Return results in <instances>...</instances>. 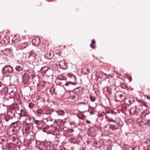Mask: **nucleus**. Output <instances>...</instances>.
Wrapping results in <instances>:
<instances>
[{
    "label": "nucleus",
    "mask_w": 150,
    "mask_h": 150,
    "mask_svg": "<svg viewBox=\"0 0 150 150\" xmlns=\"http://www.w3.org/2000/svg\"><path fill=\"white\" fill-rule=\"evenodd\" d=\"M19 39V35H16L12 39L13 44L15 45V46L16 47L19 46L21 49L25 48L27 45V44L26 42L21 43Z\"/></svg>",
    "instance_id": "f257e3e1"
},
{
    "label": "nucleus",
    "mask_w": 150,
    "mask_h": 150,
    "mask_svg": "<svg viewBox=\"0 0 150 150\" xmlns=\"http://www.w3.org/2000/svg\"><path fill=\"white\" fill-rule=\"evenodd\" d=\"M3 70L8 72H12L13 71V68L11 66H4L3 68Z\"/></svg>",
    "instance_id": "7ed1b4c3"
},
{
    "label": "nucleus",
    "mask_w": 150,
    "mask_h": 150,
    "mask_svg": "<svg viewBox=\"0 0 150 150\" xmlns=\"http://www.w3.org/2000/svg\"><path fill=\"white\" fill-rule=\"evenodd\" d=\"M59 150H65V149L64 148H62Z\"/></svg>",
    "instance_id": "a18cd8bd"
},
{
    "label": "nucleus",
    "mask_w": 150,
    "mask_h": 150,
    "mask_svg": "<svg viewBox=\"0 0 150 150\" xmlns=\"http://www.w3.org/2000/svg\"><path fill=\"white\" fill-rule=\"evenodd\" d=\"M15 69L18 71H20L22 70V68L21 66H16Z\"/></svg>",
    "instance_id": "5701e85b"
},
{
    "label": "nucleus",
    "mask_w": 150,
    "mask_h": 150,
    "mask_svg": "<svg viewBox=\"0 0 150 150\" xmlns=\"http://www.w3.org/2000/svg\"><path fill=\"white\" fill-rule=\"evenodd\" d=\"M106 113L109 114L110 113V110L108 111H106Z\"/></svg>",
    "instance_id": "37998d69"
},
{
    "label": "nucleus",
    "mask_w": 150,
    "mask_h": 150,
    "mask_svg": "<svg viewBox=\"0 0 150 150\" xmlns=\"http://www.w3.org/2000/svg\"><path fill=\"white\" fill-rule=\"evenodd\" d=\"M39 121L38 120H35L34 121V123L35 124H38L39 122Z\"/></svg>",
    "instance_id": "f704fd0d"
},
{
    "label": "nucleus",
    "mask_w": 150,
    "mask_h": 150,
    "mask_svg": "<svg viewBox=\"0 0 150 150\" xmlns=\"http://www.w3.org/2000/svg\"><path fill=\"white\" fill-rule=\"evenodd\" d=\"M105 114V113L104 112H102L101 113H99L98 114V116L99 117H102L103 115H104Z\"/></svg>",
    "instance_id": "cd10ccee"
},
{
    "label": "nucleus",
    "mask_w": 150,
    "mask_h": 150,
    "mask_svg": "<svg viewBox=\"0 0 150 150\" xmlns=\"http://www.w3.org/2000/svg\"><path fill=\"white\" fill-rule=\"evenodd\" d=\"M146 121L148 124L150 125V118H149L147 117L146 119Z\"/></svg>",
    "instance_id": "bb28decb"
},
{
    "label": "nucleus",
    "mask_w": 150,
    "mask_h": 150,
    "mask_svg": "<svg viewBox=\"0 0 150 150\" xmlns=\"http://www.w3.org/2000/svg\"><path fill=\"white\" fill-rule=\"evenodd\" d=\"M86 122L87 124H90L91 123V122L88 120H86Z\"/></svg>",
    "instance_id": "a19ab883"
},
{
    "label": "nucleus",
    "mask_w": 150,
    "mask_h": 150,
    "mask_svg": "<svg viewBox=\"0 0 150 150\" xmlns=\"http://www.w3.org/2000/svg\"><path fill=\"white\" fill-rule=\"evenodd\" d=\"M70 76L71 77H72V76H74V77L75 78V79H76V77L75 76H74V75H73V74H71L70 75Z\"/></svg>",
    "instance_id": "58836bf2"
},
{
    "label": "nucleus",
    "mask_w": 150,
    "mask_h": 150,
    "mask_svg": "<svg viewBox=\"0 0 150 150\" xmlns=\"http://www.w3.org/2000/svg\"><path fill=\"white\" fill-rule=\"evenodd\" d=\"M93 112H91V114H93Z\"/></svg>",
    "instance_id": "8fccbe9b"
},
{
    "label": "nucleus",
    "mask_w": 150,
    "mask_h": 150,
    "mask_svg": "<svg viewBox=\"0 0 150 150\" xmlns=\"http://www.w3.org/2000/svg\"><path fill=\"white\" fill-rule=\"evenodd\" d=\"M90 99L91 100L92 102H94L96 100L95 97L91 96H90Z\"/></svg>",
    "instance_id": "b1692460"
},
{
    "label": "nucleus",
    "mask_w": 150,
    "mask_h": 150,
    "mask_svg": "<svg viewBox=\"0 0 150 150\" xmlns=\"http://www.w3.org/2000/svg\"><path fill=\"white\" fill-rule=\"evenodd\" d=\"M142 114L144 116H145L146 115L148 114V113H146L145 112H142Z\"/></svg>",
    "instance_id": "7c9ffc66"
},
{
    "label": "nucleus",
    "mask_w": 150,
    "mask_h": 150,
    "mask_svg": "<svg viewBox=\"0 0 150 150\" xmlns=\"http://www.w3.org/2000/svg\"><path fill=\"white\" fill-rule=\"evenodd\" d=\"M146 97L148 99L150 100V96H149L148 95H146Z\"/></svg>",
    "instance_id": "ea45409f"
},
{
    "label": "nucleus",
    "mask_w": 150,
    "mask_h": 150,
    "mask_svg": "<svg viewBox=\"0 0 150 150\" xmlns=\"http://www.w3.org/2000/svg\"><path fill=\"white\" fill-rule=\"evenodd\" d=\"M16 138L15 137H13L12 138V139L13 140V142H14L16 140Z\"/></svg>",
    "instance_id": "72a5a7b5"
},
{
    "label": "nucleus",
    "mask_w": 150,
    "mask_h": 150,
    "mask_svg": "<svg viewBox=\"0 0 150 150\" xmlns=\"http://www.w3.org/2000/svg\"><path fill=\"white\" fill-rule=\"evenodd\" d=\"M123 96L122 94H120L119 95V96L120 98H121Z\"/></svg>",
    "instance_id": "c03bdc74"
},
{
    "label": "nucleus",
    "mask_w": 150,
    "mask_h": 150,
    "mask_svg": "<svg viewBox=\"0 0 150 150\" xmlns=\"http://www.w3.org/2000/svg\"><path fill=\"white\" fill-rule=\"evenodd\" d=\"M76 98V96H73V98H74H74Z\"/></svg>",
    "instance_id": "09e8293b"
},
{
    "label": "nucleus",
    "mask_w": 150,
    "mask_h": 150,
    "mask_svg": "<svg viewBox=\"0 0 150 150\" xmlns=\"http://www.w3.org/2000/svg\"><path fill=\"white\" fill-rule=\"evenodd\" d=\"M128 101H129V104H131V101L130 100H129Z\"/></svg>",
    "instance_id": "49530a36"
},
{
    "label": "nucleus",
    "mask_w": 150,
    "mask_h": 150,
    "mask_svg": "<svg viewBox=\"0 0 150 150\" xmlns=\"http://www.w3.org/2000/svg\"><path fill=\"white\" fill-rule=\"evenodd\" d=\"M96 43V41L95 40L93 39L92 41V43L91 44H95Z\"/></svg>",
    "instance_id": "c9c22d12"
},
{
    "label": "nucleus",
    "mask_w": 150,
    "mask_h": 150,
    "mask_svg": "<svg viewBox=\"0 0 150 150\" xmlns=\"http://www.w3.org/2000/svg\"><path fill=\"white\" fill-rule=\"evenodd\" d=\"M59 63V66H62V65L64 66H67V64L66 63V61L64 60L60 61Z\"/></svg>",
    "instance_id": "6ab92c4d"
},
{
    "label": "nucleus",
    "mask_w": 150,
    "mask_h": 150,
    "mask_svg": "<svg viewBox=\"0 0 150 150\" xmlns=\"http://www.w3.org/2000/svg\"><path fill=\"white\" fill-rule=\"evenodd\" d=\"M2 86V83L0 81V87H1Z\"/></svg>",
    "instance_id": "de8ad7c7"
},
{
    "label": "nucleus",
    "mask_w": 150,
    "mask_h": 150,
    "mask_svg": "<svg viewBox=\"0 0 150 150\" xmlns=\"http://www.w3.org/2000/svg\"><path fill=\"white\" fill-rule=\"evenodd\" d=\"M110 128L112 130H116L118 129V127H116L115 125H111L110 126Z\"/></svg>",
    "instance_id": "412c9836"
},
{
    "label": "nucleus",
    "mask_w": 150,
    "mask_h": 150,
    "mask_svg": "<svg viewBox=\"0 0 150 150\" xmlns=\"http://www.w3.org/2000/svg\"><path fill=\"white\" fill-rule=\"evenodd\" d=\"M91 47L92 48H94L96 47V46L95 45V44H91Z\"/></svg>",
    "instance_id": "c85d7f7f"
},
{
    "label": "nucleus",
    "mask_w": 150,
    "mask_h": 150,
    "mask_svg": "<svg viewBox=\"0 0 150 150\" xmlns=\"http://www.w3.org/2000/svg\"><path fill=\"white\" fill-rule=\"evenodd\" d=\"M57 79H59V80H66V78L64 76H63L62 75H58L57 77Z\"/></svg>",
    "instance_id": "ddd939ff"
},
{
    "label": "nucleus",
    "mask_w": 150,
    "mask_h": 150,
    "mask_svg": "<svg viewBox=\"0 0 150 150\" xmlns=\"http://www.w3.org/2000/svg\"><path fill=\"white\" fill-rule=\"evenodd\" d=\"M6 140L5 137H2L0 138V144H3Z\"/></svg>",
    "instance_id": "dca6fc26"
},
{
    "label": "nucleus",
    "mask_w": 150,
    "mask_h": 150,
    "mask_svg": "<svg viewBox=\"0 0 150 150\" xmlns=\"http://www.w3.org/2000/svg\"><path fill=\"white\" fill-rule=\"evenodd\" d=\"M40 49L42 50L45 51V49H46V45L45 44L44 42L41 43L40 45Z\"/></svg>",
    "instance_id": "9d476101"
},
{
    "label": "nucleus",
    "mask_w": 150,
    "mask_h": 150,
    "mask_svg": "<svg viewBox=\"0 0 150 150\" xmlns=\"http://www.w3.org/2000/svg\"><path fill=\"white\" fill-rule=\"evenodd\" d=\"M36 54L35 53L32 52H30L29 53V54L27 55V57L29 58H32L33 57L35 59V56H36Z\"/></svg>",
    "instance_id": "1a4fd4ad"
},
{
    "label": "nucleus",
    "mask_w": 150,
    "mask_h": 150,
    "mask_svg": "<svg viewBox=\"0 0 150 150\" xmlns=\"http://www.w3.org/2000/svg\"><path fill=\"white\" fill-rule=\"evenodd\" d=\"M40 42V39L38 38H34L32 41V43L33 45H35L36 46H38Z\"/></svg>",
    "instance_id": "39448f33"
},
{
    "label": "nucleus",
    "mask_w": 150,
    "mask_h": 150,
    "mask_svg": "<svg viewBox=\"0 0 150 150\" xmlns=\"http://www.w3.org/2000/svg\"><path fill=\"white\" fill-rule=\"evenodd\" d=\"M56 112L59 115H63L64 113V112L63 110H59L56 111Z\"/></svg>",
    "instance_id": "aec40b11"
},
{
    "label": "nucleus",
    "mask_w": 150,
    "mask_h": 150,
    "mask_svg": "<svg viewBox=\"0 0 150 150\" xmlns=\"http://www.w3.org/2000/svg\"><path fill=\"white\" fill-rule=\"evenodd\" d=\"M70 84H72L73 85H75L76 83L75 82H72L71 81H67L65 84V85L66 86H68Z\"/></svg>",
    "instance_id": "a211bd4d"
},
{
    "label": "nucleus",
    "mask_w": 150,
    "mask_h": 150,
    "mask_svg": "<svg viewBox=\"0 0 150 150\" xmlns=\"http://www.w3.org/2000/svg\"><path fill=\"white\" fill-rule=\"evenodd\" d=\"M4 60L6 61H8V59L6 58H4Z\"/></svg>",
    "instance_id": "e433bc0d"
},
{
    "label": "nucleus",
    "mask_w": 150,
    "mask_h": 150,
    "mask_svg": "<svg viewBox=\"0 0 150 150\" xmlns=\"http://www.w3.org/2000/svg\"><path fill=\"white\" fill-rule=\"evenodd\" d=\"M110 113L112 115L111 117H113L114 120H115L117 118V112H115L112 110L110 109Z\"/></svg>",
    "instance_id": "6e6552de"
},
{
    "label": "nucleus",
    "mask_w": 150,
    "mask_h": 150,
    "mask_svg": "<svg viewBox=\"0 0 150 150\" xmlns=\"http://www.w3.org/2000/svg\"><path fill=\"white\" fill-rule=\"evenodd\" d=\"M147 150H150V145L147 147Z\"/></svg>",
    "instance_id": "79ce46f5"
},
{
    "label": "nucleus",
    "mask_w": 150,
    "mask_h": 150,
    "mask_svg": "<svg viewBox=\"0 0 150 150\" xmlns=\"http://www.w3.org/2000/svg\"><path fill=\"white\" fill-rule=\"evenodd\" d=\"M59 67H60V68L63 69H67L68 68V66H66V68H65L64 69V68L62 67L63 66H59Z\"/></svg>",
    "instance_id": "4c0bfd02"
},
{
    "label": "nucleus",
    "mask_w": 150,
    "mask_h": 150,
    "mask_svg": "<svg viewBox=\"0 0 150 150\" xmlns=\"http://www.w3.org/2000/svg\"><path fill=\"white\" fill-rule=\"evenodd\" d=\"M29 75L27 74H24L23 77L22 81L25 84L28 83L29 81Z\"/></svg>",
    "instance_id": "f03ea898"
},
{
    "label": "nucleus",
    "mask_w": 150,
    "mask_h": 150,
    "mask_svg": "<svg viewBox=\"0 0 150 150\" xmlns=\"http://www.w3.org/2000/svg\"><path fill=\"white\" fill-rule=\"evenodd\" d=\"M10 119H11L10 118H9V117H6L5 118V120L6 121H8Z\"/></svg>",
    "instance_id": "2f4dec72"
},
{
    "label": "nucleus",
    "mask_w": 150,
    "mask_h": 150,
    "mask_svg": "<svg viewBox=\"0 0 150 150\" xmlns=\"http://www.w3.org/2000/svg\"><path fill=\"white\" fill-rule=\"evenodd\" d=\"M45 57L47 59H51L52 57V56L50 52L47 53L45 55Z\"/></svg>",
    "instance_id": "9b49d317"
},
{
    "label": "nucleus",
    "mask_w": 150,
    "mask_h": 150,
    "mask_svg": "<svg viewBox=\"0 0 150 150\" xmlns=\"http://www.w3.org/2000/svg\"><path fill=\"white\" fill-rule=\"evenodd\" d=\"M15 110H8V116L11 119L13 117L15 116L14 113Z\"/></svg>",
    "instance_id": "20e7f679"
},
{
    "label": "nucleus",
    "mask_w": 150,
    "mask_h": 150,
    "mask_svg": "<svg viewBox=\"0 0 150 150\" xmlns=\"http://www.w3.org/2000/svg\"><path fill=\"white\" fill-rule=\"evenodd\" d=\"M9 39L8 37H4V38L1 40V43L4 45L7 44L9 43Z\"/></svg>",
    "instance_id": "423d86ee"
},
{
    "label": "nucleus",
    "mask_w": 150,
    "mask_h": 150,
    "mask_svg": "<svg viewBox=\"0 0 150 150\" xmlns=\"http://www.w3.org/2000/svg\"><path fill=\"white\" fill-rule=\"evenodd\" d=\"M18 123H19L17 122L12 123L11 124V126L12 127L16 128L18 127L19 125H18Z\"/></svg>",
    "instance_id": "f3484780"
},
{
    "label": "nucleus",
    "mask_w": 150,
    "mask_h": 150,
    "mask_svg": "<svg viewBox=\"0 0 150 150\" xmlns=\"http://www.w3.org/2000/svg\"><path fill=\"white\" fill-rule=\"evenodd\" d=\"M106 118L109 122H116L115 120H114L112 117H108L107 115H106Z\"/></svg>",
    "instance_id": "f8f14e48"
},
{
    "label": "nucleus",
    "mask_w": 150,
    "mask_h": 150,
    "mask_svg": "<svg viewBox=\"0 0 150 150\" xmlns=\"http://www.w3.org/2000/svg\"><path fill=\"white\" fill-rule=\"evenodd\" d=\"M11 52V50L9 48H6L3 50L2 53L4 55L7 56L9 55Z\"/></svg>",
    "instance_id": "0eeeda50"
},
{
    "label": "nucleus",
    "mask_w": 150,
    "mask_h": 150,
    "mask_svg": "<svg viewBox=\"0 0 150 150\" xmlns=\"http://www.w3.org/2000/svg\"><path fill=\"white\" fill-rule=\"evenodd\" d=\"M29 107L30 109H33L34 107V105L32 103H30L29 104Z\"/></svg>",
    "instance_id": "a878e982"
},
{
    "label": "nucleus",
    "mask_w": 150,
    "mask_h": 150,
    "mask_svg": "<svg viewBox=\"0 0 150 150\" xmlns=\"http://www.w3.org/2000/svg\"><path fill=\"white\" fill-rule=\"evenodd\" d=\"M82 71L86 74H88L90 72V70L86 67H84L82 69Z\"/></svg>",
    "instance_id": "2eb2a0df"
},
{
    "label": "nucleus",
    "mask_w": 150,
    "mask_h": 150,
    "mask_svg": "<svg viewBox=\"0 0 150 150\" xmlns=\"http://www.w3.org/2000/svg\"><path fill=\"white\" fill-rule=\"evenodd\" d=\"M75 123V122L74 121H73V122H70V125H74Z\"/></svg>",
    "instance_id": "473e14b6"
},
{
    "label": "nucleus",
    "mask_w": 150,
    "mask_h": 150,
    "mask_svg": "<svg viewBox=\"0 0 150 150\" xmlns=\"http://www.w3.org/2000/svg\"><path fill=\"white\" fill-rule=\"evenodd\" d=\"M144 105V106H145L146 107V105Z\"/></svg>",
    "instance_id": "603ef678"
},
{
    "label": "nucleus",
    "mask_w": 150,
    "mask_h": 150,
    "mask_svg": "<svg viewBox=\"0 0 150 150\" xmlns=\"http://www.w3.org/2000/svg\"><path fill=\"white\" fill-rule=\"evenodd\" d=\"M50 69V68H49L48 66H44L41 68V70L43 71L44 73H45L46 72Z\"/></svg>",
    "instance_id": "4468645a"
},
{
    "label": "nucleus",
    "mask_w": 150,
    "mask_h": 150,
    "mask_svg": "<svg viewBox=\"0 0 150 150\" xmlns=\"http://www.w3.org/2000/svg\"><path fill=\"white\" fill-rule=\"evenodd\" d=\"M5 66H9V65H6Z\"/></svg>",
    "instance_id": "3c124183"
},
{
    "label": "nucleus",
    "mask_w": 150,
    "mask_h": 150,
    "mask_svg": "<svg viewBox=\"0 0 150 150\" xmlns=\"http://www.w3.org/2000/svg\"><path fill=\"white\" fill-rule=\"evenodd\" d=\"M10 94L11 96V98H13L15 96V93L13 91H12L10 92Z\"/></svg>",
    "instance_id": "4be33fe9"
},
{
    "label": "nucleus",
    "mask_w": 150,
    "mask_h": 150,
    "mask_svg": "<svg viewBox=\"0 0 150 150\" xmlns=\"http://www.w3.org/2000/svg\"><path fill=\"white\" fill-rule=\"evenodd\" d=\"M42 112V110L40 109H38L37 110V113L39 115L41 114Z\"/></svg>",
    "instance_id": "393cba45"
},
{
    "label": "nucleus",
    "mask_w": 150,
    "mask_h": 150,
    "mask_svg": "<svg viewBox=\"0 0 150 150\" xmlns=\"http://www.w3.org/2000/svg\"><path fill=\"white\" fill-rule=\"evenodd\" d=\"M139 149V148L138 147H135L134 148H132V150H138Z\"/></svg>",
    "instance_id": "c756f323"
}]
</instances>
